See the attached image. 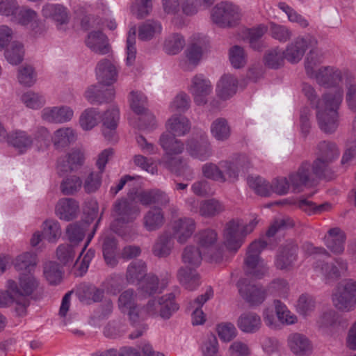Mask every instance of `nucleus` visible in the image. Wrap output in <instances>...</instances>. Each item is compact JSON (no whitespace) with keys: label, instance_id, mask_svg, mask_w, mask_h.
<instances>
[{"label":"nucleus","instance_id":"obj_56","mask_svg":"<svg viewBox=\"0 0 356 356\" xmlns=\"http://www.w3.org/2000/svg\"><path fill=\"white\" fill-rule=\"evenodd\" d=\"M203 250L194 246H187L184 250L182 254V261L184 263L192 266H198L202 260Z\"/></svg>","mask_w":356,"mask_h":356},{"label":"nucleus","instance_id":"obj_37","mask_svg":"<svg viewBox=\"0 0 356 356\" xmlns=\"http://www.w3.org/2000/svg\"><path fill=\"white\" fill-rule=\"evenodd\" d=\"M76 140L74 131L70 127H63L54 131L53 144L56 149H63Z\"/></svg>","mask_w":356,"mask_h":356},{"label":"nucleus","instance_id":"obj_61","mask_svg":"<svg viewBox=\"0 0 356 356\" xmlns=\"http://www.w3.org/2000/svg\"><path fill=\"white\" fill-rule=\"evenodd\" d=\"M322 52L319 49H312L309 51L305 63L306 73L309 77H313L315 67L322 62Z\"/></svg>","mask_w":356,"mask_h":356},{"label":"nucleus","instance_id":"obj_31","mask_svg":"<svg viewBox=\"0 0 356 356\" xmlns=\"http://www.w3.org/2000/svg\"><path fill=\"white\" fill-rule=\"evenodd\" d=\"M147 265L142 260H136L131 262L126 271V280L128 283L138 284L147 275Z\"/></svg>","mask_w":356,"mask_h":356},{"label":"nucleus","instance_id":"obj_44","mask_svg":"<svg viewBox=\"0 0 356 356\" xmlns=\"http://www.w3.org/2000/svg\"><path fill=\"white\" fill-rule=\"evenodd\" d=\"M83 181L76 175L65 177L60 182V190L64 195H73L81 188Z\"/></svg>","mask_w":356,"mask_h":356},{"label":"nucleus","instance_id":"obj_27","mask_svg":"<svg viewBox=\"0 0 356 356\" xmlns=\"http://www.w3.org/2000/svg\"><path fill=\"white\" fill-rule=\"evenodd\" d=\"M85 42L86 46L95 54L104 55L110 51L107 38L102 31L89 33Z\"/></svg>","mask_w":356,"mask_h":356},{"label":"nucleus","instance_id":"obj_2","mask_svg":"<svg viewBox=\"0 0 356 356\" xmlns=\"http://www.w3.org/2000/svg\"><path fill=\"white\" fill-rule=\"evenodd\" d=\"M332 163L316 157L312 164L305 161L296 172L289 175L292 188L294 191H302L303 188L312 184L315 178L332 179L333 171Z\"/></svg>","mask_w":356,"mask_h":356},{"label":"nucleus","instance_id":"obj_55","mask_svg":"<svg viewBox=\"0 0 356 356\" xmlns=\"http://www.w3.org/2000/svg\"><path fill=\"white\" fill-rule=\"evenodd\" d=\"M202 171L206 178L222 183L227 181L219 163L218 165L213 163H207L202 165Z\"/></svg>","mask_w":356,"mask_h":356},{"label":"nucleus","instance_id":"obj_23","mask_svg":"<svg viewBox=\"0 0 356 356\" xmlns=\"http://www.w3.org/2000/svg\"><path fill=\"white\" fill-rule=\"evenodd\" d=\"M96 74L100 83L110 86L117 81L118 70L111 60L105 58L97 63Z\"/></svg>","mask_w":356,"mask_h":356},{"label":"nucleus","instance_id":"obj_46","mask_svg":"<svg viewBox=\"0 0 356 356\" xmlns=\"http://www.w3.org/2000/svg\"><path fill=\"white\" fill-rule=\"evenodd\" d=\"M345 85L346 88V102L348 108L356 113V80L352 73L345 75Z\"/></svg>","mask_w":356,"mask_h":356},{"label":"nucleus","instance_id":"obj_41","mask_svg":"<svg viewBox=\"0 0 356 356\" xmlns=\"http://www.w3.org/2000/svg\"><path fill=\"white\" fill-rule=\"evenodd\" d=\"M175 298L173 293L160 297L159 317L164 320L169 319L179 309Z\"/></svg>","mask_w":356,"mask_h":356},{"label":"nucleus","instance_id":"obj_4","mask_svg":"<svg viewBox=\"0 0 356 356\" xmlns=\"http://www.w3.org/2000/svg\"><path fill=\"white\" fill-rule=\"evenodd\" d=\"M257 222L252 220L248 225H244L242 220L236 219L229 221L224 232V243L229 251L236 252L241 247L245 237L251 233Z\"/></svg>","mask_w":356,"mask_h":356},{"label":"nucleus","instance_id":"obj_51","mask_svg":"<svg viewBox=\"0 0 356 356\" xmlns=\"http://www.w3.org/2000/svg\"><path fill=\"white\" fill-rule=\"evenodd\" d=\"M185 44V40L181 35L173 33L165 39L163 49L168 54L175 55L182 50Z\"/></svg>","mask_w":356,"mask_h":356},{"label":"nucleus","instance_id":"obj_21","mask_svg":"<svg viewBox=\"0 0 356 356\" xmlns=\"http://www.w3.org/2000/svg\"><path fill=\"white\" fill-rule=\"evenodd\" d=\"M115 95L113 88L104 86H91L85 92L84 97L91 104H102L111 102Z\"/></svg>","mask_w":356,"mask_h":356},{"label":"nucleus","instance_id":"obj_5","mask_svg":"<svg viewBox=\"0 0 356 356\" xmlns=\"http://www.w3.org/2000/svg\"><path fill=\"white\" fill-rule=\"evenodd\" d=\"M211 19L220 27H231L236 25L242 17L238 6L229 1L217 3L211 10Z\"/></svg>","mask_w":356,"mask_h":356},{"label":"nucleus","instance_id":"obj_35","mask_svg":"<svg viewBox=\"0 0 356 356\" xmlns=\"http://www.w3.org/2000/svg\"><path fill=\"white\" fill-rule=\"evenodd\" d=\"M238 81L232 74L222 76L218 84V95L223 99H227L234 95L237 90Z\"/></svg>","mask_w":356,"mask_h":356},{"label":"nucleus","instance_id":"obj_6","mask_svg":"<svg viewBox=\"0 0 356 356\" xmlns=\"http://www.w3.org/2000/svg\"><path fill=\"white\" fill-rule=\"evenodd\" d=\"M268 243L262 239L253 241L248 248L245 264L247 273L257 279L261 278L268 272L266 264L259 257L261 251L266 248Z\"/></svg>","mask_w":356,"mask_h":356},{"label":"nucleus","instance_id":"obj_22","mask_svg":"<svg viewBox=\"0 0 356 356\" xmlns=\"http://www.w3.org/2000/svg\"><path fill=\"white\" fill-rule=\"evenodd\" d=\"M79 211V202L73 198H61L56 205V216L60 219L65 221H70L75 218Z\"/></svg>","mask_w":356,"mask_h":356},{"label":"nucleus","instance_id":"obj_18","mask_svg":"<svg viewBox=\"0 0 356 356\" xmlns=\"http://www.w3.org/2000/svg\"><path fill=\"white\" fill-rule=\"evenodd\" d=\"M212 89L210 81L202 74L195 75L193 78L190 92L197 105H204L207 102V97L212 92Z\"/></svg>","mask_w":356,"mask_h":356},{"label":"nucleus","instance_id":"obj_49","mask_svg":"<svg viewBox=\"0 0 356 356\" xmlns=\"http://www.w3.org/2000/svg\"><path fill=\"white\" fill-rule=\"evenodd\" d=\"M100 119L99 112L97 108H89L83 111L79 118V124L83 130L88 131L95 127Z\"/></svg>","mask_w":356,"mask_h":356},{"label":"nucleus","instance_id":"obj_28","mask_svg":"<svg viewBox=\"0 0 356 356\" xmlns=\"http://www.w3.org/2000/svg\"><path fill=\"white\" fill-rule=\"evenodd\" d=\"M6 140L20 153L26 152L31 147L33 143L32 137L22 130H15L9 133L7 135Z\"/></svg>","mask_w":356,"mask_h":356},{"label":"nucleus","instance_id":"obj_63","mask_svg":"<svg viewBox=\"0 0 356 356\" xmlns=\"http://www.w3.org/2000/svg\"><path fill=\"white\" fill-rule=\"evenodd\" d=\"M23 46L18 42H13L10 48L5 51L6 60L12 65H17L23 60Z\"/></svg>","mask_w":356,"mask_h":356},{"label":"nucleus","instance_id":"obj_53","mask_svg":"<svg viewBox=\"0 0 356 356\" xmlns=\"http://www.w3.org/2000/svg\"><path fill=\"white\" fill-rule=\"evenodd\" d=\"M162 27L160 22L154 20H148L143 23L138 31V38L141 40H149L156 34L160 33Z\"/></svg>","mask_w":356,"mask_h":356},{"label":"nucleus","instance_id":"obj_1","mask_svg":"<svg viewBox=\"0 0 356 356\" xmlns=\"http://www.w3.org/2000/svg\"><path fill=\"white\" fill-rule=\"evenodd\" d=\"M302 91L316 110V120L321 130L326 134L334 133L339 124V110L343 99V89L339 88L334 91L326 92L319 97L313 86L303 83Z\"/></svg>","mask_w":356,"mask_h":356},{"label":"nucleus","instance_id":"obj_13","mask_svg":"<svg viewBox=\"0 0 356 356\" xmlns=\"http://www.w3.org/2000/svg\"><path fill=\"white\" fill-rule=\"evenodd\" d=\"M236 286L241 297L250 305H260L266 298V291L261 287L251 284L246 278L240 279Z\"/></svg>","mask_w":356,"mask_h":356},{"label":"nucleus","instance_id":"obj_8","mask_svg":"<svg viewBox=\"0 0 356 356\" xmlns=\"http://www.w3.org/2000/svg\"><path fill=\"white\" fill-rule=\"evenodd\" d=\"M41 15L46 19L54 23L58 30H65L70 23L71 14L69 9L61 3H45Z\"/></svg>","mask_w":356,"mask_h":356},{"label":"nucleus","instance_id":"obj_45","mask_svg":"<svg viewBox=\"0 0 356 356\" xmlns=\"http://www.w3.org/2000/svg\"><path fill=\"white\" fill-rule=\"evenodd\" d=\"M214 0H180V10L187 16L197 13L201 7L207 8L211 6Z\"/></svg>","mask_w":356,"mask_h":356},{"label":"nucleus","instance_id":"obj_64","mask_svg":"<svg viewBox=\"0 0 356 356\" xmlns=\"http://www.w3.org/2000/svg\"><path fill=\"white\" fill-rule=\"evenodd\" d=\"M202 356H221L218 353V343L213 334L207 335L201 346Z\"/></svg>","mask_w":356,"mask_h":356},{"label":"nucleus","instance_id":"obj_39","mask_svg":"<svg viewBox=\"0 0 356 356\" xmlns=\"http://www.w3.org/2000/svg\"><path fill=\"white\" fill-rule=\"evenodd\" d=\"M317 158L333 163L339 156V151L335 143L323 140L317 146Z\"/></svg>","mask_w":356,"mask_h":356},{"label":"nucleus","instance_id":"obj_17","mask_svg":"<svg viewBox=\"0 0 356 356\" xmlns=\"http://www.w3.org/2000/svg\"><path fill=\"white\" fill-rule=\"evenodd\" d=\"M312 42H315V40L310 37L297 38L283 51L284 58L291 63H298Z\"/></svg>","mask_w":356,"mask_h":356},{"label":"nucleus","instance_id":"obj_62","mask_svg":"<svg viewBox=\"0 0 356 356\" xmlns=\"http://www.w3.org/2000/svg\"><path fill=\"white\" fill-rule=\"evenodd\" d=\"M102 172L101 171H92L86 177L82 186L86 193L96 192L102 184Z\"/></svg>","mask_w":356,"mask_h":356},{"label":"nucleus","instance_id":"obj_50","mask_svg":"<svg viewBox=\"0 0 356 356\" xmlns=\"http://www.w3.org/2000/svg\"><path fill=\"white\" fill-rule=\"evenodd\" d=\"M284 58V52L278 48H275L265 53L264 63L267 67L276 70L283 66Z\"/></svg>","mask_w":356,"mask_h":356},{"label":"nucleus","instance_id":"obj_58","mask_svg":"<svg viewBox=\"0 0 356 356\" xmlns=\"http://www.w3.org/2000/svg\"><path fill=\"white\" fill-rule=\"evenodd\" d=\"M88 227V222L70 224L67 228V234L71 243H76L83 240L86 231Z\"/></svg>","mask_w":356,"mask_h":356},{"label":"nucleus","instance_id":"obj_36","mask_svg":"<svg viewBox=\"0 0 356 356\" xmlns=\"http://www.w3.org/2000/svg\"><path fill=\"white\" fill-rule=\"evenodd\" d=\"M288 341L291 350L296 355L303 356L311 350L309 340L302 334H292L289 337Z\"/></svg>","mask_w":356,"mask_h":356},{"label":"nucleus","instance_id":"obj_30","mask_svg":"<svg viewBox=\"0 0 356 356\" xmlns=\"http://www.w3.org/2000/svg\"><path fill=\"white\" fill-rule=\"evenodd\" d=\"M176 136L167 131L161 135L159 144L167 154H179L183 152L184 145L181 140L177 139Z\"/></svg>","mask_w":356,"mask_h":356},{"label":"nucleus","instance_id":"obj_29","mask_svg":"<svg viewBox=\"0 0 356 356\" xmlns=\"http://www.w3.org/2000/svg\"><path fill=\"white\" fill-rule=\"evenodd\" d=\"M237 325L243 332L252 334L260 330L261 320L256 313L244 312L238 317Z\"/></svg>","mask_w":356,"mask_h":356},{"label":"nucleus","instance_id":"obj_34","mask_svg":"<svg viewBox=\"0 0 356 356\" xmlns=\"http://www.w3.org/2000/svg\"><path fill=\"white\" fill-rule=\"evenodd\" d=\"M173 247V241L170 234L164 232L159 236L152 247V253L157 257H166L170 255Z\"/></svg>","mask_w":356,"mask_h":356},{"label":"nucleus","instance_id":"obj_32","mask_svg":"<svg viewBox=\"0 0 356 356\" xmlns=\"http://www.w3.org/2000/svg\"><path fill=\"white\" fill-rule=\"evenodd\" d=\"M169 133L177 136H183L189 132L191 124L189 120L182 115H173L167 122Z\"/></svg>","mask_w":356,"mask_h":356},{"label":"nucleus","instance_id":"obj_10","mask_svg":"<svg viewBox=\"0 0 356 356\" xmlns=\"http://www.w3.org/2000/svg\"><path fill=\"white\" fill-rule=\"evenodd\" d=\"M298 250L297 244L292 241L280 245L275 259L276 268L286 271L293 269L298 259Z\"/></svg>","mask_w":356,"mask_h":356},{"label":"nucleus","instance_id":"obj_52","mask_svg":"<svg viewBox=\"0 0 356 356\" xmlns=\"http://www.w3.org/2000/svg\"><path fill=\"white\" fill-rule=\"evenodd\" d=\"M37 16V13L33 9L27 7H19L17 4V8L10 17L12 21L22 25H27L33 21Z\"/></svg>","mask_w":356,"mask_h":356},{"label":"nucleus","instance_id":"obj_9","mask_svg":"<svg viewBox=\"0 0 356 356\" xmlns=\"http://www.w3.org/2000/svg\"><path fill=\"white\" fill-rule=\"evenodd\" d=\"M313 267L315 271L321 273L325 280L336 281L346 275L348 264L346 259L338 257L330 263L317 261L314 263Z\"/></svg>","mask_w":356,"mask_h":356},{"label":"nucleus","instance_id":"obj_59","mask_svg":"<svg viewBox=\"0 0 356 356\" xmlns=\"http://www.w3.org/2000/svg\"><path fill=\"white\" fill-rule=\"evenodd\" d=\"M248 184L255 193L261 196L270 195V184L261 177L249 176Z\"/></svg>","mask_w":356,"mask_h":356},{"label":"nucleus","instance_id":"obj_15","mask_svg":"<svg viewBox=\"0 0 356 356\" xmlns=\"http://www.w3.org/2000/svg\"><path fill=\"white\" fill-rule=\"evenodd\" d=\"M217 241V234L211 229H206L199 233L197 241L200 248L203 250L204 255H208L213 261H218L222 258V252L220 249L216 248L215 243Z\"/></svg>","mask_w":356,"mask_h":356},{"label":"nucleus","instance_id":"obj_25","mask_svg":"<svg viewBox=\"0 0 356 356\" xmlns=\"http://www.w3.org/2000/svg\"><path fill=\"white\" fill-rule=\"evenodd\" d=\"M72 109L67 106L45 108L42 111L44 120L51 123H64L73 117Z\"/></svg>","mask_w":356,"mask_h":356},{"label":"nucleus","instance_id":"obj_20","mask_svg":"<svg viewBox=\"0 0 356 356\" xmlns=\"http://www.w3.org/2000/svg\"><path fill=\"white\" fill-rule=\"evenodd\" d=\"M195 222L193 218L184 217L174 220L172 225L173 235L179 243H184L195 230Z\"/></svg>","mask_w":356,"mask_h":356},{"label":"nucleus","instance_id":"obj_54","mask_svg":"<svg viewBox=\"0 0 356 356\" xmlns=\"http://www.w3.org/2000/svg\"><path fill=\"white\" fill-rule=\"evenodd\" d=\"M127 330L124 320L122 318L109 321L104 327V334L106 337L117 338L122 336Z\"/></svg>","mask_w":356,"mask_h":356},{"label":"nucleus","instance_id":"obj_33","mask_svg":"<svg viewBox=\"0 0 356 356\" xmlns=\"http://www.w3.org/2000/svg\"><path fill=\"white\" fill-rule=\"evenodd\" d=\"M213 296V290L211 286H208L205 292L195 299L193 304L196 305L195 310L192 313V323L194 325L203 324L205 321V316L203 311L201 309L202 305Z\"/></svg>","mask_w":356,"mask_h":356},{"label":"nucleus","instance_id":"obj_12","mask_svg":"<svg viewBox=\"0 0 356 356\" xmlns=\"http://www.w3.org/2000/svg\"><path fill=\"white\" fill-rule=\"evenodd\" d=\"M346 73H350L348 71L342 72L341 70L334 67H323L316 71L313 75L316 83L324 88L337 87L341 81H345V75Z\"/></svg>","mask_w":356,"mask_h":356},{"label":"nucleus","instance_id":"obj_26","mask_svg":"<svg viewBox=\"0 0 356 356\" xmlns=\"http://www.w3.org/2000/svg\"><path fill=\"white\" fill-rule=\"evenodd\" d=\"M164 223V213L162 209L158 207L149 209L143 218V225L145 230L149 232L160 229Z\"/></svg>","mask_w":356,"mask_h":356},{"label":"nucleus","instance_id":"obj_47","mask_svg":"<svg viewBox=\"0 0 356 356\" xmlns=\"http://www.w3.org/2000/svg\"><path fill=\"white\" fill-rule=\"evenodd\" d=\"M211 132L217 140L225 141L230 136L231 129L227 120L220 118L211 123Z\"/></svg>","mask_w":356,"mask_h":356},{"label":"nucleus","instance_id":"obj_48","mask_svg":"<svg viewBox=\"0 0 356 356\" xmlns=\"http://www.w3.org/2000/svg\"><path fill=\"white\" fill-rule=\"evenodd\" d=\"M42 238L49 242L55 243L61 236V229L57 220L49 219L42 225Z\"/></svg>","mask_w":356,"mask_h":356},{"label":"nucleus","instance_id":"obj_57","mask_svg":"<svg viewBox=\"0 0 356 356\" xmlns=\"http://www.w3.org/2000/svg\"><path fill=\"white\" fill-rule=\"evenodd\" d=\"M276 315L279 321L287 325L293 324L297 321V317L292 314L286 306L279 300L273 302Z\"/></svg>","mask_w":356,"mask_h":356},{"label":"nucleus","instance_id":"obj_16","mask_svg":"<svg viewBox=\"0 0 356 356\" xmlns=\"http://www.w3.org/2000/svg\"><path fill=\"white\" fill-rule=\"evenodd\" d=\"M137 295L134 289H129L123 291L118 298L120 310L127 314L131 323L139 321V309L136 305Z\"/></svg>","mask_w":356,"mask_h":356},{"label":"nucleus","instance_id":"obj_60","mask_svg":"<svg viewBox=\"0 0 356 356\" xmlns=\"http://www.w3.org/2000/svg\"><path fill=\"white\" fill-rule=\"evenodd\" d=\"M297 205L300 209L309 215L321 213L323 211H328L331 207L330 204L328 202L317 206L315 203L306 198L299 200L297 202Z\"/></svg>","mask_w":356,"mask_h":356},{"label":"nucleus","instance_id":"obj_40","mask_svg":"<svg viewBox=\"0 0 356 356\" xmlns=\"http://www.w3.org/2000/svg\"><path fill=\"white\" fill-rule=\"evenodd\" d=\"M205 42L203 39H193L185 51L186 57L190 64L196 66L202 59Z\"/></svg>","mask_w":356,"mask_h":356},{"label":"nucleus","instance_id":"obj_38","mask_svg":"<svg viewBox=\"0 0 356 356\" xmlns=\"http://www.w3.org/2000/svg\"><path fill=\"white\" fill-rule=\"evenodd\" d=\"M180 283L188 290L193 291L200 284V275L195 270L189 268H181L177 273Z\"/></svg>","mask_w":356,"mask_h":356},{"label":"nucleus","instance_id":"obj_14","mask_svg":"<svg viewBox=\"0 0 356 356\" xmlns=\"http://www.w3.org/2000/svg\"><path fill=\"white\" fill-rule=\"evenodd\" d=\"M114 211L117 215V218L111 223V227L112 230L118 234H120V232L116 225L120 222L128 223L131 222L138 214V208L127 200H122L117 202L115 204Z\"/></svg>","mask_w":356,"mask_h":356},{"label":"nucleus","instance_id":"obj_43","mask_svg":"<svg viewBox=\"0 0 356 356\" xmlns=\"http://www.w3.org/2000/svg\"><path fill=\"white\" fill-rule=\"evenodd\" d=\"M63 273L62 268L55 261H48L44 265L43 274L50 284L56 285L60 284Z\"/></svg>","mask_w":356,"mask_h":356},{"label":"nucleus","instance_id":"obj_11","mask_svg":"<svg viewBox=\"0 0 356 356\" xmlns=\"http://www.w3.org/2000/svg\"><path fill=\"white\" fill-rule=\"evenodd\" d=\"M186 152L193 158L206 161L212 155V148L205 133L186 140Z\"/></svg>","mask_w":356,"mask_h":356},{"label":"nucleus","instance_id":"obj_7","mask_svg":"<svg viewBox=\"0 0 356 356\" xmlns=\"http://www.w3.org/2000/svg\"><path fill=\"white\" fill-rule=\"evenodd\" d=\"M332 302L339 310H353L356 307V281L348 280L339 284L332 294Z\"/></svg>","mask_w":356,"mask_h":356},{"label":"nucleus","instance_id":"obj_3","mask_svg":"<svg viewBox=\"0 0 356 356\" xmlns=\"http://www.w3.org/2000/svg\"><path fill=\"white\" fill-rule=\"evenodd\" d=\"M38 286V280L31 274L21 275L19 284L12 280L7 282L8 291L13 293L15 302L17 304L16 312L19 316L26 314V308L30 304L28 296L31 295Z\"/></svg>","mask_w":356,"mask_h":356},{"label":"nucleus","instance_id":"obj_19","mask_svg":"<svg viewBox=\"0 0 356 356\" xmlns=\"http://www.w3.org/2000/svg\"><path fill=\"white\" fill-rule=\"evenodd\" d=\"M119 110L117 107H113L107 110L102 116V134L109 142H116V128L119 120Z\"/></svg>","mask_w":356,"mask_h":356},{"label":"nucleus","instance_id":"obj_24","mask_svg":"<svg viewBox=\"0 0 356 356\" xmlns=\"http://www.w3.org/2000/svg\"><path fill=\"white\" fill-rule=\"evenodd\" d=\"M325 245L334 254H341L344 251L346 235L339 227H334L328 230L323 238Z\"/></svg>","mask_w":356,"mask_h":356},{"label":"nucleus","instance_id":"obj_42","mask_svg":"<svg viewBox=\"0 0 356 356\" xmlns=\"http://www.w3.org/2000/svg\"><path fill=\"white\" fill-rule=\"evenodd\" d=\"M266 31L267 27L264 24H259L256 27L248 29L245 31V35L251 48L256 51L262 49L263 43L261 39Z\"/></svg>","mask_w":356,"mask_h":356}]
</instances>
